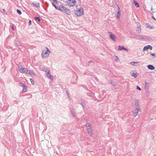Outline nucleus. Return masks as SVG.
<instances>
[{
  "label": "nucleus",
  "instance_id": "nucleus-1",
  "mask_svg": "<svg viewBox=\"0 0 156 156\" xmlns=\"http://www.w3.org/2000/svg\"><path fill=\"white\" fill-rule=\"evenodd\" d=\"M55 9H56L62 11V12L66 13L68 15H70L71 13V11L69 9H67L66 8L62 5H60L58 7L57 6V8H55Z\"/></svg>",
  "mask_w": 156,
  "mask_h": 156
},
{
  "label": "nucleus",
  "instance_id": "nucleus-2",
  "mask_svg": "<svg viewBox=\"0 0 156 156\" xmlns=\"http://www.w3.org/2000/svg\"><path fill=\"white\" fill-rule=\"evenodd\" d=\"M84 13L83 9L82 8L77 9L75 11V14L77 16H82Z\"/></svg>",
  "mask_w": 156,
  "mask_h": 156
},
{
  "label": "nucleus",
  "instance_id": "nucleus-3",
  "mask_svg": "<svg viewBox=\"0 0 156 156\" xmlns=\"http://www.w3.org/2000/svg\"><path fill=\"white\" fill-rule=\"evenodd\" d=\"M90 124L89 123H87L86 125V126L87 128V132L89 135L91 136L92 133V130L91 127L90 126Z\"/></svg>",
  "mask_w": 156,
  "mask_h": 156
},
{
  "label": "nucleus",
  "instance_id": "nucleus-4",
  "mask_svg": "<svg viewBox=\"0 0 156 156\" xmlns=\"http://www.w3.org/2000/svg\"><path fill=\"white\" fill-rule=\"evenodd\" d=\"M46 51L45 52H43L42 54V56L43 58H45L47 57L48 55L50 53V51L49 50L48 48H46Z\"/></svg>",
  "mask_w": 156,
  "mask_h": 156
},
{
  "label": "nucleus",
  "instance_id": "nucleus-5",
  "mask_svg": "<svg viewBox=\"0 0 156 156\" xmlns=\"http://www.w3.org/2000/svg\"><path fill=\"white\" fill-rule=\"evenodd\" d=\"M67 3L69 6H74L75 4V0H68Z\"/></svg>",
  "mask_w": 156,
  "mask_h": 156
},
{
  "label": "nucleus",
  "instance_id": "nucleus-6",
  "mask_svg": "<svg viewBox=\"0 0 156 156\" xmlns=\"http://www.w3.org/2000/svg\"><path fill=\"white\" fill-rule=\"evenodd\" d=\"M108 34H109L110 38H111L113 41H115L116 39V37L111 32H108Z\"/></svg>",
  "mask_w": 156,
  "mask_h": 156
},
{
  "label": "nucleus",
  "instance_id": "nucleus-7",
  "mask_svg": "<svg viewBox=\"0 0 156 156\" xmlns=\"http://www.w3.org/2000/svg\"><path fill=\"white\" fill-rule=\"evenodd\" d=\"M135 38L137 40H142L145 38V36H144L136 35L135 36Z\"/></svg>",
  "mask_w": 156,
  "mask_h": 156
},
{
  "label": "nucleus",
  "instance_id": "nucleus-8",
  "mask_svg": "<svg viewBox=\"0 0 156 156\" xmlns=\"http://www.w3.org/2000/svg\"><path fill=\"white\" fill-rule=\"evenodd\" d=\"M152 48V47L150 45H147L144 47L143 50L145 51L146 50H148L149 49L151 50Z\"/></svg>",
  "mask_w": 156,
  "mask_h": 156
},
{
  "label": "nucleus",
  "instance_id": "nucleus-9",
  "mask_svg": "<svg viewBox=\"0 0 156 156\" xmlns=\"http://www.w3.org/2000/svg\"><path fill=\"white\" fill-rule=\"evenodd\" d=\"M122 50H124L127 51H128V50L127 48H125V47H124L123 46H119L118 48V50L122 51Z\"/></svg>",
  "mask_w": 156,
  "mask_h": 156
},
{
  "label": "nucleus",
  "instance_id": "nucleus-10",
  "mask_svg": "<svg viewBox=\"0 0 156 156\" xmlns=\"http://www.w3.org/2000/svg\"><path fill=\"white\" fill-rule=\"evenodd\" d=\"M48 73H46V74L47 75V76L51 80H53V77L49 73L50 71L49 70H47Z\"/></svg>",
  "mask_w": 156,
  "mask_h": 156
},
{
  "label": "nucleus",
  "instance_id": "nucleus-11",
  "mask_svg": "<svg viewBox=\"0 0 156 156\" xmlns=\"http://www.w3.org/2000/svg\"><path fill=\"white\" fill-rule=\"evenodd\" d=\"M140 108H136V109L134 112V115L135 116H136L138 114V113L140 111Z\"/></svg>",
  "mask_w": 156,
  "mask_h": 156
},
{
  "label": "nucleus",
  "instance_id": "nucleus-12",
  "mask_svg": "<svg viewBox=\"0 0 156 156\" xmlns=\"http://www.w3.org/2000/svg\"><path fill=\"white\" fill-rule=\"evenodd\" d=\"M118 7V11L117 12V19H119L120 18V11L119 7L117 5Z\"/></svg>",
  "mask_w": 156,
  "mask_h": 156
},
{
  "label": "nucleus",
  "instance_id": "nucleus-13",
  "mask_svg": "<svg viewBox=\"0 0 156 156\" xmlns=\"http://www.w3.org/2000/svg\"><path fill=\"white\" fill-rule=\"evenodd\" d=\"M148 69L151 70H153L155 69V67L151 65H149L147 66Z\"/></svg>",
  "mask_w": 156,
  "mask_h": 156
},
{
  "label": "nucleus",
  "instance_id": "nucleus-14",
  "mask_svg": "<svg viewBox=\"0 0 156 156\" xmlns=\"http://www.w3.org/2000/svg\"><path fill=\"white\" fill-rule=\"evenodd\" d=\"M131 75L132 76L134 77L135 78H136L138 75V73L135 71H133L131 74Z\"/></svg>",
  "mask_w": 156,
  "mask_h": 156
},
{
  "label": "nucleus",
  "instance_id": "nucleus-15",
  "mask_svg": "<svg viewBox=\"0 0 156 156\" xmlns=\"http://www.w3.org/2000/svg\"><path fill=\"white\" fill-rule=\"evenodd\" d=\"M25 68H23L22 66L20 65L18 67V69L20 72L21 73L23 72Z\"/></svg>",
  "mask_w": 156,
  "mask_h": 156
},
{
  "label": "nucleus",
  "instance_id": "nucleus-16",
  "mask_svg": "<svg viewBox=\"0 0 156 156\" xmlns=\"http://www.w3.org/2000/svg\"><path fill=\"white\" fill-rule=\"evenodd\" d=\"M139 101L137 100H136L134 102V105L135 108H137L139 107Z\"/></svg>",
  "mask_w": 156,
  "mask_h": 156
},
{
  "label": "nucleus",
  "instance_id": "nucleus-17",
  "mask_svg": "<svg viewBox=\"0 0 156 156\" xmlns=\"http://www.w3.org/2000/svg\"><path fill=\"white\" fill-rule=\"evenodd\" d=\"M140 27V24L138 25L136 30L138 33H140L141 32Z\"/></svg>",
  "mask_w": 156,
  "mask_h": 156
},
{
  "label": "nucleus",
  "instance_id": "nucleus-18",
  "mask_svg": "<svg viewBox=\"0 0 156 156\" xmlns=\"http://www.w3.org/2000/svg\"><path fill=\"white\" fill-rule=\"evenodd\" d=\"M133 1L135 6L136 7H139V5L138 3L135 0H133Z\"/></svg>",
  "mask_w": 156,
  "mask_h": 156
},
{
  "label": "nucleus",
  "instance_id": "nucleus-19",
  "mask_svg": "<svg viewBox=\"0 0 156 156\" xmlns=\"http://www.w3.org/2000/svg\"><path fill=\"white\" fill-rule=\"evenodd\" d=\"M149 86V82L145 81V88H148Z\"/></svg>",
  "mask_w": 156,
  "mask_h": 156
},
{
  "label": "nucleus",
  "instance_id": "nucleus-20",
  "mask_svg": "<svg viewBox=\"0 0 156 156\" xmlns=\"http://www.w3.org/2000/svg\"><path fill=\"white\" fill-rule=\"evenodd\" d=\"M81 105L83 107H84L85 106V101L83 99H81Z\"/></svg>",
  "mask_w": 156,
  "mask_h": 156
},
{
  "label": "nucleus",
  "instance_id": "nucleus-21",
  "mask_svg": "<svg viewBox=\"0 0 156 156\" xmlns=\"http://www.w3.org/2000/svg\"><path fill=\"white\" fill-rule=\"evenodd\" d=\"M71 112L72 116L74 118L76 117V115H75V113L74 112V110L72 109Z\"/></svg>",
  "mask_w": 156,
  "mask_h": 156
},
{
  "label": "nucleus",
  "instance_id": "nucleus-22",
  "mask_svg": "<svg viewBox=\"0 0 156 156\" xmlns=\"http://www.w3.org/2000/svg\"><path fill=\"white\" fill-rule=\"evenodd\" d=\"M28 70L27 69H26V68L24 69L23 70V73H24L27 74H28Z\"/></svg>",
  "mask_w": 156,
  "mask_h": 156
},
{
  "label": "nucleus",
  "instance_id": "nucleus-23",
  "mask_svg": "<svg viewBox=\"0 0 156 156\" xmlns=\"http://www.w3.org/2000/svg\"><path fill=\"white\" fill-rule=\"evenodd\" d=\"M27 86H26L24 87H23V89L22 90V92H25L27 90Z\"/></svg>",
  "mask_w": 156,
  "mask_h": 156
},
{
  "label": "nucleus",
  "instance_id": "nucleus-24",
  "mask_svg": "<svg viewBox=\"0 0 156 156\" xmlns=\"http://www.w3.org/2000/svg\"><path fill=\"white\" fill-rule=\"evenodd\" d=\"M19 84L21 86H22V87H24L26 86V85L25 84H24V83H20Z\"/></svg>",
  "mask_w": 156,
  "mask_h": 156
},
{
  "label": "nucleus",
  "instance_id": "nucleus-25",
  "mask_svg": "<svg viewBox=\"0 0 156 156\" xmlns=\"http://www.w3.org/2000/svg\"><path fill=\"white\" fill-rule=\"evenodd\" d=\"M35 20H37L39 22H40L41 21L39 17H36L35 18Z\"/></svg>",
  "mask_w": 156,
  "mask_h": 156
},
{
  "label": "nucleus",
  "instance_id": "nucleus-26",
  "mask_svg": "<svg viewBox=\"0 0 156 156\" xmlns=\"http://www.w3.org/2000/svg\"><path fill=\"white\" fill-rule=\"evenodd\" d=\"M138 63H139V62H131V64L135 66L134 65L135 64H137Z\"/></svg>",
  "mask_w": 156,
  "mask_h": 156
},
{
  "label": "nucleus",
  "instance_id": "nucleus-27",
  "mask_svg": "<svg viewBox=\"0 0 156 156\" xmlns=\"http://www.w3.org/2000/svg\"><path fill=\"white\" fill-rule=\"evenodd\" d=\"M113 86L115 87V86H116V83H115L114 81H112L111 82Z\"/></svg>",
  "mask_w": 156,
  "mask_h": 156
},
{
  "label": "nucleus",
  "instance_id": "nucleus-28",
  "mask_svg": "<svg viewBox=\"0 0 156 156\" xmlns=\"http://www.w3.org/2000/svg\"><path fill=\"white\" fill-rule=\"evenodd\" d=\"M33 4L36 7H39V3H38L37 4H35L34 3H33Z\"/></svg>",
  "mask_w": 156,
  "mask_h": 156
},
{
  "label": "nucleus",
  "instance_id": "nucleus-29",
  "mask_svg": "<svg viewBox=\"0 0 156 156\" xmlns=\"http://www.w3.org/2000/svg\"><path fill=\"white\" fill-rule=\"evenodd\" d=\"M17 12L19 15H20L22 14L21 12L19 9H17Z\"/></svg>",
  "mask_w": 156,
  "mask_h": 156
},
{
  "label": "nucleus",
  "instance_id": "nucleus-30",
  "mask_svg": "<svg viewBox=\"0 0 156 156\" xmlns=\"http://www.w3.org/2000/svg\"><path fill=\"white\" fill-rule=\"evenodd\" d=\"M16 27V26L12 24V30H14L15 28Z\"/></svg>",
  "mask_w": 156,
  "mask_h": 156
},
{
  "label": "nucleus",
  "instance_id": "nucleus-31",
  "mask_svg": "<svg viewBox=\"0 0 156 156\" xmlns=\"http://www.w3.org/2000/svg\"><path fill=\"white\" fill-rule=\"evenodd\" d=\"M147 28H149L150 29H151L152 28V26H151V25H149L148 24H147Z\"/></svg>",
  "mask_w": 156,
  "mask_h": 156
},
{
  "label": "nucleus",
  "instance_id": "nucleus-32",
  "mask_svg": "<svg viewBox=\"0 0 156 156\" xmlns=\"http://www.w3.org/2000/svg\"><path fill=\"white\" fill-rule=\"evenodd\" d=\"M88 94H91V96H92L94 95V94H93L91 91H90L89 93H88Z\"/></svg>",
  "mask_w": 156,
  "mask_h": 156
},
{
  "label": "nucleus",
  "instance_id": "nucleus-33",
  "mask_svg": "<svg viewBox=\"0 0 156 156\" xmlns=\"http://www.w3.org/2000/svg\"><path fill=\"white\" fill-rule=\"evenodd\" d=\"M32 71L31 70H28L27 74H31V73H32Z\"/></svg>",
  "mask_w": 156,
  "mask_h": 156
},
{
  "label": "nucleus",
  "instance_id": "nucleus-34",
  "mask_svg": "<svg viewBox=\"0 0 156 156\" xmlns=\"http://www.w3.org/2000/svg\"><path fill=\"white\" fill-rule=\"evenodd\" d=\"M30 81H31V83L32 84H34V82L33 81V80L32 79H30Z\"/></svg>",
  "mask_w": 156,
  "mask_h": 156
},
{
  "label": "nucleus",
  "instance_id": "nucleus-35",
  "mask_svg": "<svg viewBox=\"0 0 156 156\" xmlns=\"http://www.w3.org/2000/svg\"><path fill=\"white\" fill-rule=\"evenodd\" d=\"M136 89L137 90H141V88L140 87H139L138 86H137Z\"/></svg>",
  "mask_w": 156,
  "mask_h": 156
},
{
  "label": "nucleus",
  "instance_id": "nucleus-36",
  "mask_svg": "<svg viewBox=\"0 0 156 156\" xmlns=\"http://www.w3.org/2000/svg\"><path fill=\"white\" fill-rule=\"evenodd\" d=\"M52 3L56 4L57 3V2L56 0H53Z\"/></svg>",
  "mask_w": 156,
  "mask_h": 156
},
{
  "label": "nucleus",
  "instance_id": "nucleus-37",
  "mask_svg": "<svg viewBox=\"0 0 156 156\" xmlns=\"http://www.w3.org/2000/svg\"><path fill=\"white\" fill-rule=\"evenodd\" d=\"M52 5L53 6H54L55 7V8H57V6L56 5L53 3H52Z\"/></svg>",
  "mask_w": 156,
  "mask_h": 156
},
{
  "label": "nucleus",
  "instance_id": "nucleus-38",
  "mask_svg": "<svg viewBox=\"0 0 156 156\" xmlns=\"http://www.w3.org/2000/svg\"><path fill=\"white\" fill-rule=\"evenodd\" d=\"M145 91L147 92H148L149 90L148 88H145Z\"/></svg>",
  "mask_w": 156,
  "mask_h": 156
},
{
  "label": "nucleus",
  "instance_id": "nucleus-39",
  "mask_svg": "<svg viewBox=\"0 0 156 156\" xmlns=\"http://www.w3.org/2000/svg\"><path fill=\"white\" fill-rule=\"evenodd\" d=\"M31 24V21L30 20L29 22V25H30Z\"/></svg>",
  "mask_w": 156,
  "mask_h": 156
},
{
  "label": "nucleus",
  "instance_id": "nucleus-40",
  "mask_svg": "<svg viewBox=\"0 0 156 156\" xmlns=\"http://www.w3.org/2000/svg\"><path fill=\"white\" fill-rule=\"evenodd\" d=\"M83 87L85 88V89H87V87L85 85H84L83 86Z\"/></svg>",
  "mask_w": 156,
  "mask_h": 156
},
{
  "label": "nucleus",
  "instance_id": "nucleus-41",
  "mask_svg": "<svg viewBox=\"0 0 156 156\" xmlns=\"http://www.w3.org/2000/svg\"><path fill=\"white\" fill-rule=\"evenodd\" d=\"M31 75L34 76H35V73H34L33 72H32V73H31Z\"/></svg>",
  "mask_w": 156,
  "mask_h": 156
},
{
  "label": "nucleus",
  "instance_id": "nucleus-42",
  "mask_svg": "<svg viewBox=\"0 0 156 156\" xmlns=\"http://www.w3.org/2000/svg\"><path fill=\"white\" fill-rule=\"evenodd\" d=\"M151 55L154 56L155 55V54L154 53H151L150 54Z\"/></svg>",
  "mask_w": 156,
  "mask_h": 156
},
{
  "label": "nucleus",
  "instance_id": "nucleus-43",
  "mask_svg": "<svg viewBox=\"0 0 156 156\" xmlns=\"http://www.w3.org/2000/svg\"><path fill=\"white\" fill-rule=\"evenodd\" d=\"M47 70H49L48 69H46L45 70V72L46 73H48V71Z\"/></svg>",
  "mask_w": 156,
  "mask_h": 156
},
{
  "label": "nucleus",
  "instance_id": "nucleus-44",
  "mask_svg": "<svg viewBox=\"0 0 156 156\" xmlns=\"http://www.w3.org/2000/svg\"><path fill=\"white\" fill-rule=\"evenodd\" d=\"M66 94H67L68 95V97H69V95L68 93L67 92H66Z\"/></svg>",
  "mask_w": 156,
  "mask_h": 156
},
{
  "label": "nucleus",
  "instance_id": "nucleus-45",
  "mask_svg": "<svg viewBox=\"0 0 156 156\" xmlns=\"http://www.w3.org/2000/svg\"><path fill=\"white\" fill-rule=\"evenodd\" d=\"M153 18L154 20H155V18H154V17H153Z\"/></svg>",
  "mask_w": 156,
  "mask_h": 156
},
{
  "label": "nucleus",
  "instance_id": "nucleus-46",
  "mask_svg": "<svg viewBox=\"0 0 156 156\" xmlns=\"http://www.w3.org/2000/svg\"><path fill=\"white\" fill-rule=\"evenodd\" d=\"M92 62V61H89V62Z\"/></svg>",
  "mask_w": 156,
  "mask_h": 156
},
{
  "label": "nucleus",
  "instance_id": "nucleus-47",
  "mask_svg": "<svg viewBox=\"0 0 156 156\" xmlns=\"http://www.w3.org/2000/svg\"><path fill=\"white\" fill-rule=\"evenodd\" d=\"M153 156H156V155H155V154H154V155H153Z\"/></svg>",
  "mask_w": 156,
  "mask_h": 156
},
{
  "label": "nucleus",
  "instance_id": "nucleus-48",
  "mask_svg": "<svg viewBox=\"0 0 156 156\" xmlns=\"http://www.w3.org/2000/svg\"><path fill=\"white\" fill-rule=\"evenodd\" d=\"M3 10H4V11H5V10L4 9H3Z\"/></svg>",
  "mask_w": 156,
  "mask_h": 156
}]
</instances>
